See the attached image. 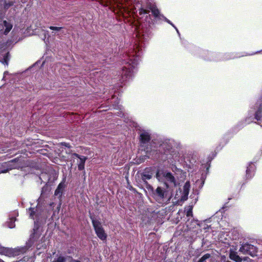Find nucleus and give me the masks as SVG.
I'll return each instance as SVG.
<instances>
[{"label": "nucleus", "instance_id": "29", "mask_svg": "<svg viewBox=\"0 0 262 262\" xmlns=\"http://www.w3.org/2000/svg\"><path fill=\"white\" fill-rule=\"evenodd\" d=\"M156 178H157V179H158V178L159 177L160 175H159V170H158V171H157V173H156Z\"/></svg>", "mask_w": 262, "mask_h": 262}, {"label": "nucleus", "instance_id": "12", "mask_svg": "<svg viewBox=\"0 0 262 262\" xmlns=\"http://www.w3.org/2000/svg\"><path fill=\"white\" fill-rule=\"evenodd\" d=\"M190 186V185L189 182H186L185 183L183 186V195L182 196L181 198L182 200H186L187 199L189 192Z\"/></svg>", "mask_w": 262, "mask_h": 262}, {"label": "nucleus", "instance_id": "3", "mask_svg": "<svg viewBox=\"0 0 262 262\" xmlns=\"http://www.w3.org/2000/svg\"><path fill=\"white\" fill-rule=\"evenodd\" d=\"M151 140L150 135L147 132L141 133L139 136V141L141 146L144 147L143 150L146 153V156L148 158L151 157L152 158L159 160H166L167 159L165 153L158 152L157 150L151 148V146L146 145Z\"/></svg>", "mask_w": 262, "mask_h": 262}, {"label": "nucleus", "instance_id": "22", "mask_svg": "<svg viewBox=\"0 0 262 262\" xmlns=\"http://www.w3.org/2000/svg\"><path fill=\"white\" fill-rule=\"evenodd\" d=\"M66 258L64 256L60 255L57 259H54L52 262H66Z\"/></svg>", "mask_w": 262, "mask_h": 262}, {"label": "nucleus", "instance_id": "1", "mask_svg": "<svg viewBox=\"0 0 262 262\" xmlns=\"http://www.w3.org/2000/svg\"><path fill=\"white\" fill-rule=\"evenodd\" d=\"M37 230L38 228L33 229V232L30 235L29 240L26 243V246L17 247L15 248L2 247L0 248V253L8 257H14L24 254L39 238V235H37L36 233Z\"/></svg>", "mask_w": 262, "mask_h": 262}, {"label": "nucleus", "instance_id": "8", "mask_svg": "<svg viewBox=\"0 0 262 262\" xmlns=\"http://www.w3.org/2000/svg\"><path fill=\"white\" fill-rule=\"evenodd\" d=\"M19 161V158H16L8 161V162L5 163V165L7 167V168L6 169L2 170L0 171V173H6L12 169H18L21 165L20 163H18Z\"/></svg>", "mask_w": 262, "mask_h": 262}, {"label": "nucleus", "instance_id": "10", "mask_svg": "<svg viewBox=\"0 0 262 262\" xmlns=\"http://www.w3.org/2000/svg\"><path fill=\"white\" fill-rule=\"evenodd\" d=\"M121 75L123 80H126L132 76V70L126 67H123Z\"/></svg>", "mask_w": 262, "mask_h": 262}, {"label": "nucleus", "instance_id": "4", "mask_svg": "<svg viewBox=\"0 0 262 262\" xmlns=\"http://www.w3.org/2000/svg\"><path fill=\"white\" fill-rule=\"evenodd\" d=\"M148 9H144L143 8H141L139 11V13L140 15L142 14H148L150 11L151 12L152 15L154 17V19L152 20V23L153 24L156 23L159 20H161L162 19L164 20L166 22L171 25L172 27H173L178 32V29L174 26V25L166 17H165L163 14H160L159 10L158 9L157 7L154 5H150L148 6Z\"/></svg>", "mask_w": 262, "mask_h": 262}, {"label": "nucleus", "instance_id": "7", "mask_svg": "<svg viewBox=\"0 0 262 262\" xmlns=\"http://www.w3.org/2000/svg\"><path fill=\"white\" fill-rule=\"evenodd\" d=\"M154 175V169L152 167H146L143 171L140 173L141 180L142 182L146 186V187H149L150 185L147 182V180H150Z\"/></svg>", "mask_w": 262, "mask_h": 262}, {"label": "nucleus", "instance_id": "31", "mask_svg": "<svg viewBox=\"0 0 262 262\" xmlns=\"http://www.w3.org/2000/svg\"><path fill=\"white\" fill-rule=\"evenodd\" d=\"M129 189L130 190H135V189L132 186H130L129 187H128Z\"/></svg>", "mask_w": 262, "mask_h": 262}, {"label": "nucleus", "instance_id": "28", "mask_svg": "<svg viewBox=\"0 0 262 262\" xmlns=\"http://www.w3.org/2000/svg\"><path fill=\"white\" fill-rule=\"evenodd\" d=\"M72 156H73V157H75L78 158H79V159H80V157H81L82 156H80V155H79V154H77V153H74V154H72Z\"/></svg>", "mask_w": 262, "mask_h": 262}, {"label": "nucleus", "instance_id": "25", "mask_svg": "<svg viewBox=\"0 0 262 262\" xmlns=\"http://www.w3.org/2000/svg\"><path fill=\"white\" fill-rule=\"evenodd\" d=\"M187 216H190L192 215V209L189 208L186 213Z\"/></svg>", "mask_w": 262, "mask_h": 262}, {"label": "nucleus", "instance_id": "5", "mask_svg": "<svg viewBox=\"0 0 262 262\" xmlns=\"http://www.w3.org/2000/svg\"><path fill=\"white\" fill-rule=\"evenodd\" d=\"M92 223L97 236L102 241H105L107 238V234L102 227L100 221L93 217H91Z\"/></svg>", "mask_w": 262, "mask_h": 262}, {"label": "nucleus", "instance_id": "2", "mask_svg": "<svg viewBox=\"0 0 262 262\" xmlns=\"http://www.w3.org/2000/svg\"><path fill=\"white\" fill-rule=\"evenodd\" d=\"M147 189L151 191L152 198L160 204H167L171 198L172 193L169 190V184L167 182L155 189L151 185H149Z\"/></svg>", "mask_w": 262, "mask_h": 262}, {"label": "nucleus", "instance_id": "32", "mask_svg": "<svg viewBox=\"0 0 262 262\" xmlns=\"http://www.w3.org/2000/svg\"><path fill=\"white\" fill-rule=\"evenodd\" d=\"M8 73V72H4V74H6V73Z\"/></svg>", "mask_w": 262, "mask_h": 262}, {"label": "nucleus", "instance_id": "23", "mask_svg": "<svg viewBox=\"0 0 262 262\" xmlns=\"http://www.w3.org/2000/svg\"><path fill=\"white\" fill-rule=\"evenodd\" d=\"M47 191H49V186L46 184L42 188L41 194H45Z\"/></svg>", "mask_w": 262, "mask_h": 262}, {"label": "nucleus", "instance_id": "26", "mask_svg": "<svg viewBox=\"0 0 262 262\" xmlns=\"http://www.w3.org/2000/svg\"><path fill=\"white\" fill-rule=\"evenodd\" d=\"M61 145L62 146H64L68 147V148H70L71 147V145H70V143H69L62 142L61 143Z\"/></svg>", "mask_w": 262, "mask_h": 262}, {"label": "nucleus", "instance_id": "14", "mask_svg": "<svg viewBox=\"0 0 262 262\" xmlns=\"http://www.w3.org/2000/svg\"><path fill=\"white\" fill-rule=\"evenodd\" d=\"M80 162L78 164V169L79 171H81L84 169L85 162L87 160V157L85 156H82L79 159Z\"/></svg>", "mask_w": 262, "mask_h": 262}, {"label": "nucleus", "instance_id": "15", "mask_svg": "<svg viewBox=\"0 0 262 262\" xmlns=\"http://www.w3.org/2000/svg\"><path fill=\"white\" fill-rule=\"evenodd\" d=\"M216 152L215 151H214L212 153L211 155H209V156L208 157V160L206 163V171H209V169L210 167V163L212 161V160L216 156Z\"/></svg>", "mask_w": 262, "mask_h": 262}, {"label": "nucleus", "instance_id": "21", "mask_svg": "<svg viewBox=\"0 0 262 262\" xmlns=\"http://www.w3.org/2000/svg\"><path fill=\"white\" fill-rule=\"evenodd\" d=\"M15 218L11 219L10 221L8 223V226L10 228H13L15 227Z\"/></svg>", "mask_w": 262, "mask_h": 262}, {"label": "nucleus", "instance_id": "6", "mask_svg": "<svg viewBox=\"0 0 262 262\" xmlns=\"http://www.w3.org/2000/svg\"><path fill=\"white\" fill-rule=\"evenodd\" d=\"M239 251L244 254L250 255L252 257L256 256L257 252L256 247L249 243L242 245Z\"/></svg>", "mask_w": 262, "mask_h": 262}, {"label": "nucleus", "instance_id": "17", "mask_svg": "<svg viewBox=\"0 0 262 262\" xmlns=\"http://www.w3.org/2000/svg\"><path fill=\"white\" fill-rule=\"evenodd\" d=\"M230 258L235 262H241L242 259L237 255L235 252H231L230 253Z\"/></svg>", "mask_w": 262, "mask_h": 262}, {"label": "nucleus", "instance_id": "9", "mask_svg": "<svg viewBox=\"0 0 262 262\" xmlns=\"http://www.w3.org/2000/svg\"><path fill=\"white\" fill-rule=\"evenodd\" d=\"M255 166L254 164L251 163L247 168L246 177L247 179H250L252 178L254 174Z\"/></svg>", "mask_w": 262, "mask_h": 262}, {"label": "nucleus", "instance_id": "11", "mask_svg": "<svg viewBox=\"0 0 262 262\" xmlns=\"http://www.w3.org/2000/svg\"><path fill=\"white\" fill-rule=\"evenodd\" d=\"M65 187H66V185L64 184V182H60L58 184L56 190H55V192H54L55 195L57 196L59 198H60L62 195L63 190L64 188H65Z\"/></svg>", "mask_w": 262, "mask_h": 262}, {"label": "nucleus", "instance_id": "30", "mask_svg": "<svg viewBox=\"0 0 262 262\" xmlns=\"http://www.w3.org/2000/svg\"><path fill=\"white\" fill-rule=\"evenodd\" d=\"M72 262H81V261H80V260H76V259H72Z\"/></svg>", "mask_w": 262, "mask_h": 262}, {"label": "nucleus", "instance_id": "35", "mask_svg": "<svg viewBox=\"0 0 262 262\" xmlns=\"http://www.w3.org/2000/svg\"><path fill=\"white\" fill-rule=\"evenodd\" d=\"M226 262H231V261H227Z\"/></svg>", "mask_w": 262, "mask_h": 262}, {"label": "nucleus", "instance_id": "19", "mask_svg": "<svg viewBox=\"0 0 262 262\" xmlns=\"http://www.w3.org/2000/svg\"><path fill=\"white\" fill-rule=\"evenodd\" d=\"M4 23L5 26L6 27V29L5 31L3 32V33L5 35H7L11 30L12 26L11 24L8 23L6 20L4 21Z\"/></svg>", "mask_w": 262, "mask_h": 262}, {"label": "nucleus", "instance_id": "24", "mask_svg": "<svg viewBox=\"0 0 262 262\" xmlns=\"http://www.w3.org/2000/svg\"><path fill=\"white\" fill-rule=\"evenodd\" d=\"M49 28L50 30H55V31H59L61 29H63V27H54V26H51L49 27Z\"/></svg>", "mask_w": 262, "mask_h": 262}, {"label": "nucleus", "instance_id": "13", "mask_svg": "<svg viewBox=\"0 0 262 262\" xmlns=\"http://www.w3.org/2000/svg\"><path fill=\"white\" fill-rule=\"evenodd\" d=\"M165 178L166 180L169 182V183L171 184L173 186H176V179L174 177V176L172 175V174L170 172H167L165 175Z\"/></svg>", "mask_w": 262, "mask_h": 262}, {"label": "nucleus", "instance_id": "18", "mask_svg": "<svg viewBox=\"0 0 262 262\" xmlns=\"http://www.w3.org/2000/svg\"><path fill=\"white\" fill-rule=\"evenodd\" d=\"M10 59V54L9 52L6 53L2 61H1L2 63L5 65L8 66L9 64V61Z\"/></svg>", "mask_w": 262, "mask_h": 262}, {"label": "nucleus", "instance_id": "16", "mask_svg": "<svg viewBox=\"0 0 262 262\" xmlns=\"http://www.w3.org/2000/svg\"><path fill=\"white\" fill-rule=\"evenodd\" d=\"M262 117V104H260L255 113V119L260 121Z\"/></svg>", "mask_w": 262, "mask_h": 262}, {"label": "nucleus", "instance_id": "27", "mask_svg": "<svg viewBox=\"0 0 262 262\" xmlns=\"http://www.w3.org/2000/svg\"><path fill=\"white\" fill-rule=\"evenodd\" d=\"M30 210H31L30 216H33L35 214L34 208H30Z\"/></svg>", "mask_w": 262, "mask_h": 262}, {"label": "nucleus", "instance_id": "33", "mask_svg": "<svg viewBox=\"0 0 262 262\" xmlns=\"http://www.w3.org/2000/svg\"><path fill=\"white\" fill-rule=\"evenodd\" d=\"M12 4H9V6H12Z\"/></svg>", "mask_w": 262, "mask_h": 262}, {"label": "nucleus", "instance_id": "20", "mask_svg": "<svg viewBox=\"0 0 262 262\" xmlns=\"http://www.w3.org/2000/svg\"><path fill=\"white\" fill-rule=\"evenodd\" d=\"M211 257V255L209 253H206L204 255L198 262H205L206 260L209 258Z\"/></svg>", "mask_w": 262, "mask_h": 262}, {"label": "nucleus", "instance_id": "34", "mask_svg": "<svg viewBox=\"0 0 262 262\" xmlns=\"http://www.w3.org/2000/svg\"><path fill=\"white\" fill-rule=\"evenodd\" d=\"M0 262H4V261H3V260H2V261H1V260H0Z\"/></svg>", "mask_w": 262, "mask_h": 262}]
</instances>
